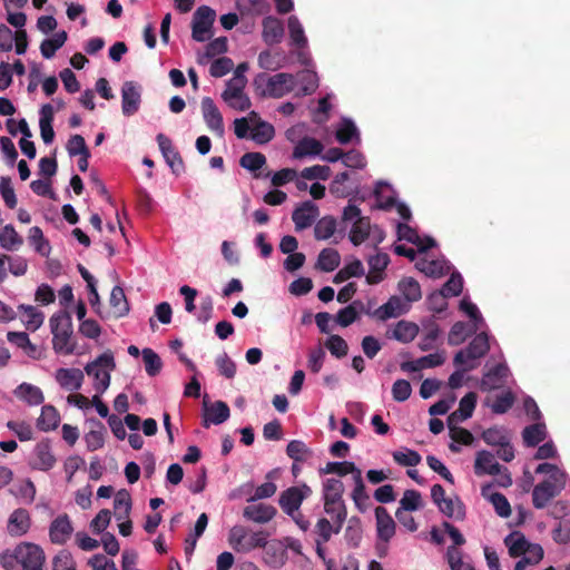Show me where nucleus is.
<instances>
[{
  "label": "nucleus",
  "mask_w": 570,
  "mask_h": 570,
  "mask_svg": "<svg viewBox=\"0 0 570 570\" xmlns=\"http://www.w3.org/2000/svg\"><path fill=\"white\" fill-rule=\"evenodd\" d=\"M372 227L370 218L364 217L363 219H358V222L353 223L348 234V239L354 246H358L370 237Z\"/></svg>",
  "instance_id": "nucleus-43"
},
{
  "label": "nucleus",
  "mask_w": 570,
  "mask_h": 570,
  "mask_svg": "<svg viewBox=\"0 0 570 570\" xmlns=\"http://www.w3.org/2000/svg\"><path fill=\"white\" fill-rule=\"evenodd\" d=\"M490 348L487 333L476 334L465 348L460 350L454 358V364H476V360L483 357Z\"/></svg>",
  "instance_id": "nucleus-7"
},
{
  "label": "nucleus",
  "mask_w": 570,
  "mask_h": 570,
  "mask_svg": "<svg viewBox=\"0 0 570 570\" xmlns=\"http://www.w3.org/2000/svg\"><path fill=\"white\" fill-rule=\"evenodd\" d=\"M109 302L110 306L115 309L117 317H124L128 315L130 307L125 295V291L121 286L116 285L112 287Z\"/></svg>",
  "instance_id": "nucleus-46"
},
{
  "label": "nucleus",
  "mask_w": 570,
  "mask_h": 570,
  "mask_svg": "<svg viewBox=\"0 0 570 570\" xmlns=\"http://www.w3.org/2000/svg\"><path fill=\"white\" fill-rule=\"evenodd\" d=\"M393 460L402 466H415L421 462V455L417 451L405 449V451H394Z\"/></svg>",
  "instance_id": "nucleus-61"
},
{
  "label": "nucleus",
  "mask_w": 570,
  "mask_h": 570,
  "mask_svg": "<svg viewBox=\"0 0 570 570\" xmlns=\"http://www.w3.org/2000/svg\"><path fill=\"white\" fill-rule=\"evenodd\" d=\"M141 104V87L135 81H126L121 88V110L126 117L135 115Z\"/></svg>",
  "instance_id": "nucleus-13"
},
{
  "label": "nucleus",
  "mask_w": 570,
  "mask_h": 570,
  "mask_svg": "<svg viewBox=\"0 0 570 570\" xmlns=\"http://www.w3.org/2000/svg\"><path fill=\"white\" fill-rule=\"evenodd\" d=\"M353 482L354 489L351 494L352 500L354 501L356 509L364 513L370 505V495L366 492L362 474L358 476L355 475Z\"/></svg>",
  "instance_id": "nucleus-42"
},
{
  "label": "nucleus",
  "mask_w": 570,
  "mask_h": 570,
  "mask_svg": "<svg viewBox=\"0 0 570 570\" xmlns=\"http://www.w3.org/2000/svg\"><path fill=\"white\" fill-rule=\"evenodd\" d=\"M419 334V326L415 323L400 321L396 323L392 337L401 343L412 342Z\"/></svg>",
  "instance_id": "nucleus-45"
},
{
  "label": "nucleus",
  "mask_w": 570,
  "mask_h": 570,
  "mask_svg": "<svg viewBox=\"0 0 570 570\" xmlns=\"http://www.w3.org/2000/svg\"><path fill=\"white\" fill-rule=\"evenodd\" d=\"M336 218L327 215L320 218L314 226V236L317 240H325L332 237L336 230Z\"/></svg>",
  "instance_id": "nucleus-51"
},
{
  "label": "nucleus",
  "mask_w": 570,
  "mask_h": 570,
  "mask_svg": "<svg viewBox=\"0 0 570 570\" xmlns=\"http://www.w3.org/2000/svg\"><path fill=\"white\" fill-rule=\"evenodd\" d=\"M30 245L35 248V250L43 256L48 257L51 252V246L48 239L45 238L43 232L40 227L33 226L29 229L28 236Z\"/></svg>",
  "instance_id": "nucleus-48"
},
{
  "label": "nucleus",
  "mask_w": 570,
  "mask_h": 570,
  "mask_svg": "<svg viewBox=\"0 0 570 570\" xmlns=\"http://www.w3.org/2000/svg\"><path fill=\"white\" fill-rule=\"evenodd\" d=\"M247 79L245 76L233 77L226 82V89L222 94L225 101H230L233 98L239 97L244 94Z\"/></svg>",
  "instance_id": "nucleus-56"
},
{
  "label": "nucleus",
  "mask_w": 570,
  "mask_h": 570,
  "mask_svg": "<svg viewBox=\"0 0 570 570\" xmlns=\"http://www.w3.org/2000/svg\"><path fill=\"white\" fill-rule=\"evenodd\" d=\"M161 155L175 176H180L185 171V164L179 154L173 146V141L164 134L156 137Z\"/></svg>",
  "instance_id": "nucleus-11"
},
{
  "label": "nucleus",
  "mask_w": 570,
  "mask_h": 570,
  "mask_svg": "<svg viewBox=\"0 0 570 570\" xmlns=\"http://www.w3.org/2000/svg\"><path fill=\"white\" fill-rule=\"evenodd\" d=\"M274 136V126L265 120H259L252 131V139L258 145L269 142Z\"/></svg>",
  "instance_id": "nucleus-54"
},
{
  "label": "nucleus",
  "mask_w": 570,
  "mask_h": 570,
  "mask_svg": "<svg viewBox=\"0 0 570 570\" xmlns=\"http://www.w3.org/2000/svg\"><path fill=\"white\" fill-rule=\"evenodd\" d=\"M567 476L546 479L534 485L532 491V503L535 509H543L558 497L566 488Z\"/></svg>",
  "instance_id": "nucleus-6"
},
{
  "label": "nucleus",
  "mask_w": 570,
  "mask_h": 570,
  "mask_svg": "<svg viewBox=\"0 0 570 570\" xmlns=\"http://www.w3.org/2000/svg\"><path fill=\"white\" fill-rule=\"evenodd\" d=\"M204 121L207 127L219 136L225 132L223 116L210 97H204L200 102Z\"/></svg>",
  "instance_id": "nucleus-16"
},
{
  "label": "nucleus",
  "mask_w": 570,
  "mask_h": 570,
  "mask_svg": "<svg viewBox=\"0 0 570 570\" xmlns=\"http://www.w3.org/2000/svg\"><path fill=\"white\" fill-rule=\"evenodd\" d=\"M370 273L365 275V281L368 285H375L384 279V271L390 264V257L385 253H377L367 259Z\"/></svg>",
  "instance_id": "nucleus-20"
},
{
  "label": "nucleus",
  "mask_w": 570,
  "mask_h": 570,
  "mask_svg": "<svg viewBox=\"0 0 570 570\" xmlns=\"http://www.w3.org/2000/svg\"><path fill=\"white\" fill-rule=\"evenodd\" d=\"M52 570H77L72 554L61 550L52 560Z\"/></svg>",
  "instance_id": "nucleus-64"
},
{
  "label": "nucleus",
  "mask_w": 570,
  "mask_h": 570,
  "mask_svg": "<svg viewBox=\"0 0 570 570\" xmlns=\"http://www.w3.org/2000/svg\"><path fill=\"white\" fill-rule=\"evenodd\" d=\"M230 410L227 403L216 401L209 407L205 409L203 426L209 428L210 424L219 425L228 420Z\"/></svg>",
  "instance_id": "nucleus-26"
},
{
  "label": "nucleus",
  "mask_w": 570,
  "mask_h": 570,
  "mask_svg": "<svg viewBox=\"0 0 570 570\" xmlns=\"http://www.w3.org/2000/svg\"><path fill=\"white\" fill-rule=\"evenodd\" d=\"M324 513L328 517H322L317 520L314 532L322 535L323 540L330 541L333 534H338L347 518L345 502L323 503Z\"/></svg>",
  "instance_id": "nucleus-3"
},
{
  "label": "nucleus",
  "mask_w": 570,
  "mask_h": 570,
  "mask_svg": "<svg viewBox=\"0 0 570 570\" xmlns=\"http://www.w3.org/2000/svg\"><path fill=\"white\" fill-rule=\"evenodd\" d=\"M474 473L479 476L498 475L499 461L495 459V455L487 450L478 451L474 461Z\"/></svg>",
  "instance_id": "nucleus-23"
},
{
  "label": "nucleus",
  "mask_w": 570,
  "mask_h": 570,
  "mask_svg": "<svg viewBox=\"0 0 570 570\" xmlns=\"http://www.w3.org/2000/svg\"><path fill=\"white\" fill-rule=\"evenodd\" d=\"M291 46L297 49L307 47V38L305 36L303 26L296 16H291L287 21Z\"/></svg>",
  "instance_id": "nucleus-41"
},
{
  "label": "nucleus",
  "mask_w": 570,
  "mask_h": 570,
  "mask_svg": "<svg viewBox=\"0 0 570 570\" xmlns=\"http://www.w3.org/2000/svg\"><path fill=\"white\" fill-rule=\"evenodd\" d=\"M303 95H312L318 87V77L315 71L304 70L298 73Z\"/></svg>",
  "instance_id": "nucleus-63"
},
{
  "label": "nucleus",
  "mask_w": 570,
  "mask_h": 570,
  "mask_svg": "<svg viewBox=\"0 0 570 570\" xmlns=\"http://www.w3.org/2000/svg\"><path fill=\"white\" fill-rule=\"evenodd\" d=\"M365 311L366 309L363 302L356 299L347 306L341 308L335 316V321L338 325L347 327L358 318L360 313H365Z\"/></svg>",
  "instance_id": "nucleus-30"
},
{
  "label": "nucleus",
  "mask_w": 570,
  "mask_h": 570,
  "mask_svg": "<svg viewBox=\"0 0 570 570\" xmlns=\"http://www.w3.org/2000/svg\"><path fill=\"white\" fill-rule=\"evenodd\" d=\"M68 35L65 30L56 32L52 38L42 40L40 52L45 59H51L67 41Z\"/></svg>",
  "instance_id": "nucleus-40"
},
{
  "label": "nucleus",
  "mask_w": 570,
  "mask_h": 570,
  "mask_svg": "<svg viewBox=\"0 0 570 570\" xmlns=\"http://www.w3.org/2000/svg\"><path fill=\"white\" fill-rule=\"evenodd\" d=\"M363 538V529L361 519L358 517H352L348 519L347 527L344 532V539L348 547L357 548Z\"/></svg>",
  "instance_id": "nucleus-50"
},
{
  "label": "nucleus",
  "mask_w": 570,
  "mask_h": 570,
  "mask_svg": "<svg viewBox=\"0 0 570 570\" xmlns=\"http://www.w3.org/2000/svg\"><path fill=\"white\" fill-rule=\"evenodd\" d=\"M31 528V517L28 510L18 508L11 512L7 522V531L18 538L28 533Z\"/></svg>",
  "instance_id": "nucleus-17"
},
{
  "label": "nucleus",
  "mask_w": 570,
  "mask_h": 570,
  "mask_svg": "<svg viewBox=\"0 0 570 570\" xmlns=\"http://www.w3.org/2000/svg\"><path fill=\"white\" fill-rule=\"evenodd\" d=\"M478 330L474 324L470 325L465 322H455L450 330L448 343L454 346L460 345Z\"/></svg>",
  "instance_id": "nucleus-38"
},
{
  "label": "nucleus",
  "mask_w": 570,
  "mask_h": 570,
  "mask_svg": "<svg viewBox=\"0 0 570 570\" xmlns=\"http://www.w3.org/2000/svg\"><path fill=\"white\" fill-rule=\"evenodd\" d=\"M344 490V483L340 479L328 478L324 480L322 483V502H345L343 499Z\"/></svg>",
  "instance_id": "nucleus-27"
},
{
  "label": "nucleus",
  "mask_w": 570,
  "mask_h": 570,
  "mask_svg": "<svg viewBox=\"0 0 570 570\" xmlns=\"http://www.w3.org/2000/svg\"><path fill=\"white\" fill-rule=\"evenodd\" d=\"M55 377L63 390L73 392L80 390L83 373L79 368H58Z\"/></svg>",
  "instance_id": "nucleus-24"
},
{
  "label": "nucleus",
  "mask_w": 570,
  "mask_h": 570,
  "mask_svg": "<svg viewBox=\"0 0 570 570\" xmlns=\"http://www.w3.org/2000/svg\"><path fill=\"white\" fill-rule=\"evenodd\" d=\"M23 243V238L17 233L13 225L8 224L0 230V246L6 250H16Z\"/></svg>",
  "instance_id": "nucleus-47"
},
{
  "label": "nucleus",
  "mask_w": 570,
  "mask_h": 570,
  "mask_svg": "<svg viewBox=\"0 0 570 570\" xmlns=\"http://www.w3.org/2000/svg\"><path fill=\"white\" fill-rule=\"evenodd\" d=\"M216 18V12L208 6H200L193 16L191 37L197 42L209 38V32Z\"/></svg>",
  "instance_id": "nucleus-10"
},
{
  "label": "nucleus",
  "mask_w": 570,
  "mask_h": 570,
  "mask_svg": "<svg viewBox=\"0 0 570 570\" xmlns=\"http://www.w3.org/2000/svg\"><path fill=\"white\" fill-rule=\"evenodd\" d=\"M377 540L389 543L395 534V522L384 507L375 508Z\"/></svg>",
  "instance_id": "nucleus-19"
},
{
  "label": "nucleus",
  "mask_w": 570,
  "mask_h": 570,
  "mask_svg": "<svg viewBox=\"0 0 570 570\" xmlns=\"http://www.w3.org/2000/svg\"><path fill=\"white\" fill-rule=\"evenodd\" d=\"M450 264L448 261H430L422 263L420 269L429 277L440 278L450 272Z\"/></svg>",
  "instance_id": "nucleus-57"
},
{
  "label": "nucleus",
  "mask_w": 570,
  "mask_h": 570,
  "mask_svg": "<svg viewBox=\"0 0 570 570\" xmlns=\"http://www.w3.org/2000/svg\"><path fill=\"white\" fill-rule=\"evenodd\" d=\"M266 164V157L264 154L259 151H250L244 154L239 159V165L250 171L256 173ZM254 177L257 178L258 175L254 174Z\"/></svg>",
  "instance_id": "nucleus-53"
},
{
  "label": "nucleus",
  "mask_w": 570,
  "mask_h": 570,
  "mask_svg": "<svg viewBox=\"0 0 570 570\" xmlns=\"http://www.w3.org/2000/svg\"><path fill=\"white\" fill-rule=\"evenodd\" d=\"M14 395L30 406L40 405L45 401V396L40 387L26 382L17 386Z\"/></svg>",
  "instance_id": "nucleus-29"
},
{
  "label": "nucleus",
  "mask_w": 570,
  "mask_h": 570,
  "mask_svg": "<svg viewBox=\"0 0 570 570\" xmlns=\"http://www.w3.org/2000/svg\"><path fill=\"white\" fill-rule=\"evenodd\" d=\"M431 499L445 517L458 521L465 518V505L462 500L458 495L454 499L445 498V491L441 484H434L431 488Z\"/></svg>",
  "instance_id": "nucleus-5"
},
{
  "label": "nucleus",
  "mask_w": 570,
  "mask_h": 570,
  "mask_svg": "<svg viewBox=\"0 0 570 570\" xmlns=\"http://www.w3.org/2000/svg\"><path fill=\"white\" fill-rule=\"evenodd\" d=\"M348 177L350 176L346 171L337 174L330 185L331 194L337 198L348 197L351 195V189L345 186Z\"/></svg>",
  "instance_id": "nucleus-62"
},
{
  "label": "nucleus",
  "mask_w": 570,
  "mask_h": 570,
  "mask_svg": "<svg viewBox=\"0 0 570 570\" xmlns=\"http://www.w3.org/2000/svg\"><path fill=\"white\" fill-rule=\"evenodd\" d=\"M397 288L407 305L417 302L422 297L421 286L413 277H404L399 282Z\"/></svg>",
  "instance_id": "nucleus-39"
},
{
  "label": "nucleus",
  "mask_w": 570,
  "mask_h": 570,
  "mask_svg": "<svg viewBox=\"0 0 570 570\" xmlns=\"http://www.w3.org/2000/svg\"><path fill=\"white\" fill-rule=\"evenodd\" d=\"M407 309L409 305L404 303L400 296L393 295L387 299L386 303L381 305L374 312L366 309L365 314L373 316L381 322H385L390 318H396L405 314Z\"/></svg>",
  "instance_id": "nucleus-12"
},
{
  "label": "nucleus",
  "mask_w": 570,
  "mask_h": 570,
  "mask_svg": "<svg viewBox=\"0 0 570 570\" xmlns=\"http://www.w3.org/2000/svg\"><path fill=\"white\" fill-rule=\"evenodd\" d=\"M50 332L52 334V348L56 354L71 355L76 351V342L72 340V318L65 311L56 312L49 320Z\"/></svg>",
  "instance_id": "nucleus-1"
},
{
  "label": "nucleus",
  "mask_w": 570,
  "mask_h": 570,
  "mask_svg": "<svg viewBox=\"0 0 570 570\" xmlns=\"http://www.w3.org/2000/svg\"><path fill=\"white\" fill-rule=\"evenodd\" d=\"M509 554L513 558L521 557L529 549L530 542L520 532H512L504 539Z\"/></svg>",
  "instance_id": "nucleus-49"
},
{
  "label": "nucleus",
  "mask_w": 570,
  "mask_h": 570,
  "mask_svg": "<svg viewBox=\"0 0 570 570\" xmlns=\"http://www.w3.org/2000/svg\"><path fill=\"white\" fill-rule=\"evenodd\" d=\"M244 508L243 517L246 520L256 522V523H267L269 522L277 513L275 507L266 503H255L250 502Z\"/></svg>",
  "instance_id": "nucleus-21"
},
{
  "label": "nucleus",
  "mask_w": 570,
  "mask_h": 570,
  "mask_svg": "<svg viewBox=\"0 0 570 570\" xmlns=\"http://www.w3.org/2000/svg\"><path fill=\"white\" fill-rule=\"evenodd\" d=\"M320 216L318 206L312 200L301 203L292 213L296 230H304L313 225Z\"/></svg>",
  "instance_id": "nucleus-15"
},
{
  "label": "nucleus",
  "mask_w": 570,
  "mask_h": 570,
  "mask_svg": "<svg viewBox=\"0 0 570 570\" xmlns=\"http://www.w3.org/2000/svg\"><path fill=\"white\" fill-rule=\"evenodd\" d=\"M116 367L111 352L100 354L85 366V372L94 377V389L102 394L110 385V372Z\"/></svg>",
  "instance_id": "nucleus-4"
},
{
  "label": "nucleus",
  "mask_w": 570,
  "mask_h": 570,
  "mask_svg": "<svg viewBox=\"0 0 570 570\" xmlns=\"http://www.w3.org/2000/svg\"><path fill=\"white\" fill-rule=\"evenodd\" d=\"M535 423L525 426L522 431L523 443L527 446L534 448L547 438V426L543 422L534 421Z\"/></svg>",
  "instance_id": "nucleus-35"
},
{
  "label": "nucleus",
  "mask_w": 570,
  "mask_h": 570,
  "mask_svg": "<svg viewBox=\"0 0 570 570\" xmlns=\"http://www.w3.org/2000/svg\"><path fill=\"white\" fill-rule=\"evenodd\" d=\"M60 423V415L53 405H43L37 420V428L42 432L56 430Z\"/></svg>",
  "instance_id": "nucleus-34"
},
{
  "label": "nucleus",
  "mask_w": 570,
  "mask_h": 570,
  "mask_svg": "<svg viewBox=\"0 0 570 570\" xmlns=\"http://www.w3.org/2000/svg\"><path fill=\"white\" fill-rule=\"evenodd\" d=\"M141 355L146 373L151 377L158 375L163 367V362L159 355L149 347L144 348L141 351Z\"/></svg>",
  "instance_id": "nucleus-55"
},
{
  "label": "nucleus",
  "mask_w": 570,
  "mask_h": 570,
  "mask_svg": "<svg viewBox=\"0 0 570 570\" xmlns=\"http://www.w3.org/2000/svg\"><path fill=\"white\" fill-rule=\"evenodd\" d=\"M312 494V489L306 483L291 487L284 490L278 499V504L288 517H293L301 508L303 501Z\"/></svg>",
  "instance_id": "nucleus-8"
},
{
  "label": "nucleus",
  "mask_w": 570,
  "mask_h": 570,
  "mask_svg": "<svg viewBox=\"0 0 570 570\" xmlns=\"http://www.w3.org/2000/svg\"><path fill=\"white\" fill-rule=\"evenodd\" d=\"M374 196L380 209L389 210L395 205L396 193L386 181H377L374 188Z\"/></svg>",
  "instance_id": "nucleus-31"
},
{
  "label": "nucleus",
  "mask_w": 570,
  "mask_h": 570,
  "mask_svg": "<svg viewBox=\"0 0 570 570\" xmlns=\"http://www.w3.org/2000/svg\"><path fill=\"white\" fill-rule=\"evenodd\" d=\"M262 97L282 98L295 89V77L292 73L279 72L268 76L265 72L256 75L253 81Z\"/></svg>",
  "instance_id": "nucleus-2"
},
{
  "label": "nucleus",
  "mask_w": 570,
  "mask_h": 570,
  "mask_svg": "<svg viewBox=\"0 0 570 570\" xmlns=\"http://www.w3.org/2000/svg\"><path fill=\"white\" fill-rule=\"evenodd\" d=\"M336 140L342 145L361 142L358 129L351 118H342L336 130Z\"/></svg>",
  "instance_id": "nucleus-32"
},
{
  "label": "nucleus",
  "mask_w": 570,
  "mask_h": 570,
  "mask_svg": "<svg viewBox=\"0 0 570 570\" xmlns=\"http://www.w3.org/2000/svg\"><path fill=\"white\" fill-rule=\"evenodd\" d=\"M19 564L22 570H43L46 556L43 549L32 542H20L17 544Z\"/></svg>",
  "instance_id": "nucleus-9"
},
{
  "label": "nucleus",
  "mask_w": 570,
  "mask_h": 570,
  "mask_svg": "<svg viewBox=\"0 0 570 570\" xmlns=\"http://www.w3.org/2000/svg\"><path fill=\"white\" fill-rule=\"evenodd\" d=\"M326 348L331 354L337 358H342L347 355L348 345L346 341L340 335H330L325 342Z\"/></svg>",
  "instance_id": "nucleus-60"
},
{
  "label": "nucleus",
  "mask_w": 570,
  "mask_h": 570,
  "mask_svg": "<svg viewBox=\"0 0 570 570\" xmlns=\"http://www.w3.org/2000/svg\"><path fill=\"white\" fill-rule=\"evenodd\" d=\"M132 502L130 493L122 489L117 492L114 499L115 517L118 521L129 518Z\"/></svg>",
  "instance_id": "nucleus-44"
},
{
  "label": "nucleus",
  "mask_w": 570,
  "mask_h": 570,
  "mask_svg": "<svg viewBox=\"0 0 570 570\" xmlns=\"http://www.w3.org/2000/svg\"><path fill=\"white\" fill-rule=\"evenodd\" d=\"M341 263V255L335 248H324L320 252L317 258V268L325 273L335 271Z\"/></svg>",
  "instance_id": "nucleus-36"
},
{
  "label": "nucleus",
  "mask_w": 570,
  "mask_h": 570,
  "mask_svg": "<svg viewBox=\"0 0 570 570\" xmlns=\"http://www.w3.org/2000/svg\"><path fill=\"white\" fill-rule=\"evenodd\" d=\"M321 475L324 474H337L338 476H345L352 474L354 480L355 475H361L362 471L353 461H330L325 466L318 470Z\"/></svg>",
  "instance_id": "nucleus-28"
},
{
  "label": "nucleus",
  "mask_w": 570,
  "mask_h": 570,
  "mask_svg": "<svg viewBox=\"0 0 570 570\" xmlns=\"http://www.w3.org/2000/svg\"><path fill=\"white\" fill-rule=\"evenodd\" d=\"M463 277L460 272L453 271L449 279L443 284L441 291L448 297L459 296L463 289Z\"/></svg>",
  "instance_id": "nucleus-58"
},
{
  "label": "nucleus",
  "mask_w": 570,
  "mask_h": 570,
  "mask_svg": "<svg viewBox=\"0 0 570 570\" xmlns=\"http://www.w3.org/2000/svg\"><path fill=\"white\" fill-rule=\"evenodd\" d=\"M73 532L68 514L58 515L49 527V538L55 544H65Z\"/></svg>",
  "instance_id": "nucleus-18"
},
{
  "label": "nucleus",
  "mask_w": 570,
  "mask_h": 570,
  "mask_svg": "<svg viewBox=\"0 0 570 570\" xmlns=\"http://www.w3.org/2000/svg\"><path fill=\"white\" fill-rule=\"evenodd\" d=\"M423 507L422 495L416 490H405L400 500V510L416 511Z\"/></svg>",
  "instance_id": "nucleus-59"
},
{
  "label": "nucleus",
  "mask_w": 570,
  "mask_h": 570,
  "mask_svg": "<svg viewBox=\"0 0 570 570\" xmlns=\"http://www.w3.org/2000/svg\"><path fill=\"white\" fill-rule=\"evenodd\" d=\"M323 151V145L320 140L312 137L302 138L293 150V158L301 159L307 156L315 157Z\"/></svg>",
  "instance_id": "nucleus-33"
},
{
  "label": "nucleus",
  "mask_w": 570,
  "mask_h": 570,
  "mask_svg": "<svg viewBox=\"0 0 570 570\" xmlns=\"http://www.w3.org/2000/svg\"><path fill=\"white\" fill-rule=\"evenodd\" d=\"M422 337L419 343L421 351H430L434 348L436 341L441 335V328L434 317L423 320L421 322Z\"/></svg>",
  "instance_id": "nucleus-25"
},
{
  "label": "nucleus",
  "mask_w": 570,
  "mask_h": 570,
  "mask_svg": "<svg viewBox=\"0 0 570 570\" xmlns=\"http://www.w3.org/2000/svg\"><path fill=\"white\" fill-rule=\"evenodd\" d=\"M262 26V37L266 45L274 46L282 41L284 37V24L278 18L267 16L263 19Z\"/></svg>",
  "instance_id": "nucleus-22"
},
{
  "label": "nucleus",
  "mask_w": 570,
  "mask_h": 570,
  "mask_svg": "<svg viewBox=\"0 0 570 570\" xmlns=\"http://www.w3.org/2000/svg\"><path fill=\"white\" fill-rule=\"evenodd\" d=\"M18 309L22 313L23 323L29 331H37L45 321V314L32 305L21 304Z\"/></svg>",
  "instance_id": "nucleus-37"
},
{
  "label": "nucleus",
  "mask_w": 570,
  "mask_h": 570,
  "mask_svg": "<svg viewBox=\"0 0 570 570\" xmlns=\"http://www.w3.org/2000/svg\"><path fill=\"white\" fill-rule=\"evenodd\" d=\"M286 454L294 462H304L313 456V451L301 440H292L286 446Z\"/></svg>",
  "instance_id": "nucleus-52"
},
{
  "label": "nucleus",
  "mask_w": 570,
  "mask_h": 570,
  "mask_svg": "<svg viewBox=\"0 0 570 570\" xmlns=\"http://www.w3.org/2000/svg\"><path fill=\"white\" fill-rule=\"evenodd\" d=\"M57 460L51 450V442L49 439H43L38 442L32 452V460L30 465L35 470L49 471L51 470Z\"/></svg>",
  "instance_id": "nucleus-14"
}]
</instances>
